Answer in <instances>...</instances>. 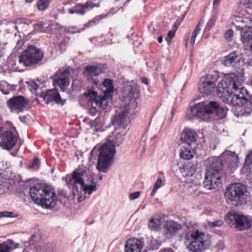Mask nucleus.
<instances>
[{"label": "nucleus", "instance_id": "2f4dec72", "mask_svg": "<svg viewBox=\"0 0 252 252\" xmlns=\"http://www.w3.org/2000/svg\"><path fill=\"white\" fill-rule=\"evenodd\" d=\"M104 123V119L101 117H97L94 121L89 122V126L91 128H94V131H97V128H100Z\"/></svg>", "mask_w": 252, "mask_h": 252}, {"label": "nucleus", "instance_id": "473e14b6", "mask_svg": "<svg viewBox=\"0 0 252 252\" xmlns=\"http://www.w3.org/2000/svg\"><path fill=\"white\" fill-rule=\"evenodd\" d=\"M36 252H55L53 247L49 244H40L35 247Z\"/></svg>", "mask_w": 252, "mask_h": 252}, {"label": "nucleus", "instance_id": "f257e3e1", "mask_svg": "<svg viewBox=\"0 0 252 252\" xmlns=\"http://www.w3.org/2000/svg\"><path fill=\"white\" fill-rule=\"evenodd\" d=\"M126 98L129 102L124 107V110L113 118L112 124L115 126V130L112 135L107 137L105 143L97 148L95 147L91 152L92 157L98 153L97 169L106 173L113 163V158L116 153L115 147L119 146L123 141L126 133L125 122L126 119H129L135 114V109L138 106L136 101L139 97V92L135 86L127 88Z\"/></svg>", "mask_w": 252, "mask_h": 252}, {"label": "nucleus", "instance_id": "7c9ffc66", "mask_svg": "<svg viewBox=\"0 0 252 252\" xmlns=\"http://www.w3.org/2000/svg\"><path fill=\"white\" fill-rule=\"evenodd\" d=\"M15 90V86L9 84L5 81L0 82V91L5 94H9L10 92Z\"/></svg>", "mask_w": 252, "mask_h": 252}, {"label": "nucleus", "instance_id": "412c9836", "mask_svg": "<svg viewBox=\"0 0 252 252\" xmlns=\"http://www.w3.org/2000/svg\"><path fill=\"white\" fill-rule=\"evenodd\" d=\"M196 132L189 128L185 129L181 134V140L188 145L194 144L197 139Z\"/></svg>", "mask_w": 252, "mask_h": 252}, {"label": "nucleus", "instance_id": "aec40b11", "mask_svg": "<svg viewBox=\"0 0 252 252\" xmlns=\"http://www.w3.org/2000/svg\"><path fill=\"white\" fill-rule=\"evenodd\" d=\"M99 4L94 3L92 1L88 0L85 4L78 3L73 8L69 9L68 12L73 14L74 13L78 14H84L86 12L93 8L94 7H98Z\"/></svg>", "mask_w": 252, "mask_h": 252}, {"label": "nucleus", "instance_id": "a211bd4d", "mask_svg": "<svg viewBox=\"0 0 252 252\" xmlns=\"http://www.w3.org/2000/svg\"><path fill=\"white\" fill-rule=\"evenodd\" d=\"M144 245V239L141 238H131L128 239L125 243L126 252H140Z\"/></svg>", "mask_w": 252, "mask_h": 252}, {"label": "nucleus", "instance_id": "a18cd8bd", "mask_svg": "<svg viewBox=\"0 0 252 252\" xmlns=\"http://www.w3.org/2000/svg\"><path fill=\"white\" fill-rule=\"evenodd\" d=\"M28 84L31 90L36 91L39 87L38 84L33 81H30Z\"/></svg>", "mask_w": 252, "mask_h": 252}, {"label": "nucleus", "instance_id": "cd10ccee", "mask_svg": "<svg viewBox=\"0 0 252 252\" xmlns=\"http://www.w3.org/2000/svg\"><path fill=\"white\" fill-rule=\"evenodd\" d=\"M145 239L146 247L149 250H157L160 246V243L159 241L152 236H147Z\"/></svg>", "mask_w": 252, "mask_h": 252}, {"label": "nucleus", "instance_id": "4c0bfd02", "mask_svg": "<svg viewBox=\"0 0 252 252\" xmlns=\"http://www.w3.org/2000/svg\"><path fill=\"white\" fill-rule=\"evenodd\" d=\"M101 19V17H96L92 20L89 21L88 23L84 25V28L82 29H78L77 31L72 32V33H76V32H80L81 31H83L85 28H89L90 27H92L97 22L99 21V19Z\"/></svg>", "mask_w": 252, "mask_h": 252}, {"label": "nucleus", "instance_id": "ddd939ff", "mask_svg": "<svg viewBox=\"0 0 252 252\" xmlns=\"http://www.w3.org/2000/svg\"><path fill=\"white\" fill-rule=\"evenodd\" d=\"M28 100L22 95L13 96L7 100V105L12 113L19 114L26 109Z\"/></svg>", "mask_w": 252, "mask_h": 252}, {"label": "nucleus", "instance_id": "0eeeda50", "mask_svg": "<svg viewBox=\"0 0 252 252\" xmlns=\"http://www.w3.org/2000/svg\"><path fill=\"white\" fill-rule=\"evenodd\" d=\"M206 168L203 186L207 189L217 188L222 182L223 174L221 172L222 164L219 160L212 159Z\"/></svg>", "mask_w": 252, "mask_h": 252}, {"label": "nucleus", "instance_id": "f03ea898", "mask_svg": "<svg viewBox=\"0 0 252 252\" xmlns=\"http://www.w3.org/2000/svg\"><path fill=\"white\" fill-rule=\"evenodd\" d=\"M222 81L230 91L224 89L219 91L222 100L235 107L233 111L237 117L249 115L252 111V98L242 86L244 80L242 74L238 76L235 73H230Z\"/></svg>", "mask_w": 252, "mask_h": 252}, {"label": "nucleus", "instance_id": "0e129e2a", "mask_svg": "<svg viewBox=\"0 0 252 252\" xmlns=\"http://www.w3.org/2000/svg\"><path fill=\"white\" fill-rule=\"evenodd\" d=\"M33 1V0H26V2L27 3H31Z\"/></svg>", "mask_w": 252, "mask_h": 252}, {"label": "nucleus", "instance_id": "5701e85b", "mask_svg": "<svg viewBox=\"0 0 252 252\" xmlns=\"http://www.w3.org/2000/svg\"><path fill=\"white\" fill-rule=\"evenodd\" d=\"M181 228V225L173 221H167L164 224V229L167 237H170Z\"/></svg>", "mask_w": 252, "mask_h": 252}, {"label": "nucleus", "instance_id": "f704fd0d", "mask_svg": "<svg viewBox=\"0 0 252 252\" xmlns=\"http://www.w3.org/2000/svg\"><path fill=\"white\" fill-rule=\"evenodd\" d=\"M52 2V0H38L36 5L38 10L44 11L47 9Z\"/></svg>", "mask_w": 252, "mask_h": 252}, {"label": "nucleus", "instance_id": "7ed1b4c3", "mask_svg": "<svg viewBox=\"0 0 252 252\" xmlns=\"http://www.w3.org/2000/svg\"><path fill=\"white\" fill-rule=\"evenodd\" d=\"M93 173L85 167L78 168L66 177V183L73 190V195H79L78 186L85 194L90 195L96 189Z\"/></svg>", "mask_w": 252, "mask_h": 252}, {"label": "nucleus", "instance_id": "bb28decb", "mask_svg": "<svg viewBox=\"0 0 252 252\" xmlns=\"http://www.w3.org/2000/svg\"><path fill=\"white\" fill-rule=\"evenodd\" d=\"M19 244L13 240L8 239L0 244V252H10L13 249L18 248Z\"/></svg>", "mask_w": 252, "mask_h": 252}, {"label": "nucleus", "instance_id": "e433bc0d", "mask_svg": "<svg viewBox=\"0 0 252 252\" xmlns=\"http://www.w3.org/2000/svg\"><path fill=\"white\" fill-rule=\"evenodd\" d=\"M245 167L247 172L252 174V151L247 156Z\"/></svg>", "mask_w": 252, "mask_h": 252}, {"label": "nucleus", "instance_id": "f3484780", "mask_svg": "<svg viewBox=\"0 0 252 252\" xmlns=\"http://www.w3.org/2000/svg\"><path fill=\"white\" fill-rule=\"evenodd\" d=\"M244 63L243 56L239 51L231 52L225 57L224 64L226 66H232L234 68L239 67L241 63Z\"/></svg>", "mask_w": 252, "mask_h": 252}, {"label": "nucleus", "instance_id": "6e6552de", "mask_svg": "<svg viewBox=\"0 0 252 252\" xmlns=\"http://www.w3.org/2000/svg\"><path fill=\"white\" fill-rule=\"evenodd\" d=\"M224 195L227 202L233 205L246 203L248 197L246 186L240 183H235L228 186L225 190Z\"/></svg>", "mask_w": 252, "mask_h": 252}, {"label": "nucleus", "instance_id": "9b49d317", "mask_svg": "<svg viewBox=\"0 0 252 252\" xmlns=\"http://www.w3.org/2000/svg\"><path fill=\"white\" fill-rule=\"evenodd\" d=\"M225 221L228 223L235 224L240 230L250 227L251 221L243 214L236 212H229L225 217Z\"/></svg>", "mask_w": 252, "mask_h": 252}, {"label": "nucleus", "instance_id": "69168bd1", "mask_svg": "<svg viewBox=\"0 0 252 252\" xmlns=\"http://www.w3.org/2000/svg\"><path fill=\"white\" fill-rule=\"evenodd\" d=\"M1 132H2V128H1V127L0 126V137H1Z\"/></svg>", "mask_w": 252, "mask_h": 252}, {"label": "nucleus", "instance_id": "6e6d98bb", "mask_svg": "<svg viewBox=\"0 0 252 252\" xmlns=\"http://www.w3.org/2000/svg\"><path fill=\"white\" fill-rule=\"evenodd\" d=\"M159 252H175V251L170 248L161 249Z\"/></svg>", "mask_w": 252, "mask_h": 252}, {"label": "nucleus", "instance_id": "c756f323", "mask_svg": "<svg viewBox=\"0 0 252 252\" xmlns=\"http://www.w3.org/2000/svg\"><path fill=\"white\" fill-rule=\"evenodd\" d=\"M161 224L160 219L153 218L149 221L148 227L151 230L158 231L160 228Z\"/></svg>", "mask_w": 252, "mask_h": 252}, {"label": "nucleus", "instance_id": "1a4fd4ad", "mask_svg": "<svg viewBox=\"0 0 252 252\" xmlns=\"http://www.w3.org/2000/svg\"><path fill=\"white\" fill-rule=\"evenodd\" d=\"M187 248L190 251L199 252L209 248L211 244L210 236L198 230L191 234L186 242Z\"/></svg>", "mask_w": 252, "mask_h": 252}, {"label": "nucleus", "instance_id": "f8f14e48", "mask_svg": "<svg viewBox=\"0 0 252 252\" xmlns=\"http://www.w3.org/2000/svg\"><path fill=\"white\" fill-rule=\"evenodd\" d=\"M180 171L182 176L186 178V182L191 183L195 187L200 184L199 182L201 178V175L197 174L194 175L195 167L193 163L188 162L184 164L180 168Z\"/></svg>", "mask_w": 252, "mask_h": 252}, {"label": "nucleus", "instance_id": "39448f33", "mask_svg": "<svg viewBox=\"0 0 252 252\" xmlns=\"http://www.w3.org/2000/svg\"><path fill=\"white\" fill-rule=\"evenodd\" d=\"M229 74L220 77L218 72H214L202 76L199 81L198 91L202 94L208 95L217 91L218 96L221 98L219 95L220 90L224 89L225 91H230L225 87V83L222 81L224 77Z\"/></svg>", "mask_w": 252, "mask_h": 252}, {"label": "nucleus", "instance_id": "052dcab7", "mask_svg": "<svg viewBox=\"0 0 252 252\" xmlns=\"http://www.w3.org/2000/svg\"><path fill=\"white\" fill-rule=\"evenodd\" d=\"M85 199V197L84 198H82V197L81 196H79L78 198V201L79 202H81L84 199Z\"/></svg>", "mask_w": 252, "mask_h": 252}, {"label": "nucleus", "instance_id": "774afa93", "mask_svg": "<svg viewBox=\"0 0 252 252\" xmlns=\"http://www.w3.org/2000/svg\"><path fill=\"white\" fill-rule=\"evenodd\" d=\"M102 176H100L98 177V179H99V180H101V179H102Z\"/></svg>", "mask_w": 252, "mask_h": 252}, {"label": "nucleus", "instance_id": "423d86ee", "mask_svg": "<svg viewBox=\"0 0 252 252\" xmlns=\"http://www.w3.org/2000/svg\"><path fill=\"white\" fill-rule=\"evenodd\" d=\"M43 57L44 54L42 51L31 45L18 57V62L14 63V61H9V64L13 70L21 72L25 70L27 66L38 63Z\"/></svg>", "mask_w": 252, "mask_h": 252}, {"label": "nucleus", "instance_id": "a878e982", "mask_svg": "<svg viewBox=\"0 0 252 252\" xmlns=\"http://www.w3.org/2000/svg\"><path fill=\"white\" fill-rule=\"evenodd\" d=\"M211 103H213L211 104V114L215 113L219 118H224L227 113V110L223 108L222 107H220L219 104L214 101H211Z\"/></svg>", "mask_w": 252, "mask_h": 252}, {"label": "nucleus", "instance_id": "13d9d810", "mask_svg": "<svg viewBox=\"0 0 252 252\" xmlns=\"http://www.w3.org/2000/svg\"><path fill=\"white\" fill-rule=\"evenodd\" d=\"M142 82L146 85L148 84V80L146 78H143Z\"/></svg>", "mask_w": 252, "mask_h": 252}, {"label": "nucleus", "instance_id": "680f3d73", "mask_svg": "<svg viewBox=\"0 0 252 252\" xmlns=\"http://www.w3.org/2000/svg\"><path fill=\"white\" fill-rule=\"evenodd\" d=\"M158 42L159 43H161L162 42V37L161 36H160L158 38Z\"/></svg>", "mask_w": 252, "mask_h": 252}, {"label": "nucleus", "instance_id": "a19ab883", "mask_svg": "<svg viewBox=\"0 0 252 252\" xmlns=\"http://www.w3.org/2000/svg\"><path fill=\"white\" fill-rule=\"evenodd\" d=\"M17 216L16 214L12 212H0V218L2 217L15 218Z\"/></svg>", "mask_w": 252, "mask_h": 252}, {"label": "nucleus", "instance_id": "72a5a7b5", "mask_svg": "<svg viewBox=\"0 0 252 252\" xmlns=\"http://www.w3.org/2000/svg\"><path fill=\"white\" fill-rule=\"evenodd\" d=\"M104 88L103 93L111 94L113 92V80L110 79H105L102 83Z\"/></svg>", "mask_w": 252, "mask_h": 252}, {"label": "nucleus", "instance_id": "dca6fc26", "mask_svg": "<svg viewBox=\"0 0 252 252\" xmlns=\"http://www.w3.org/2000/svg\"><path fill=\"white\" fill-rule=\"evenodd\" d=\"M18 136L16 131H5L2 134L0 146L2 149L9 150L15 145Z\"/></svg>", "mask_w": 252, "mask_h": 252}, {"label": "nucleus", "instance_id": "864d4df0", "mask_svg": "<svg viewBox=\"0 0 252 252\" xmlns=\"http://www.w3.org/2000/svg\"><path fill=\"white\" fill-rule=\"evenodd\" d=\"M39 163V160L38 158H35L33 161L32 165L30 166L31 167L37 166Z\"/></svg>", "mask_w": 252, "mask_h": 252}, {"label": "nucleus", "instance_id": "8fccbe9b", "mask_svg": "<svg viewBox=\"0 0 252 252\" xmlns=\"http://www.w3.org/2000/svg\"><path fill=\"white\" fill-rule=\"evenodd\" d=\"M37 240V236L35 234H33L31 236V238L29 239V243L30 244H33L36 242Z\"/></svg>", "mask_w": 252, "mask_h": 252}, {"label": "nucleus", "instance_id": "e2e57ef3", "mask_svg": "<svg viewBox=\"0 0 252 252\" xmlns=\"http://www.w3.org/2000/svg\"><path fill=\"white\" fill-rule=\"evenodd\" d=\"M196 190H197V189H193V191H194V192H192V193H193V194H194L197 195V192H196ZM189 192H190V193H192L191 191H189Z\"/></svg>", "mask_w": 252, "mask_h": 252}, {"label": "nucleus", "instance_id": "603ef678", "mask_svg": "<svg viewBox=\"0 0 252 252\" xmlns=\"http://www.w3.org/2000/svg\"><path fill=\"white\" fill-rule=\"evenodd\" d=\"M66 40L65 39H62L60 43H59V47L60 50H63L66 45Z\"/></svg>", "mask_w": 252, "mask_h": 252}, {"label": "nucleus", "instance_id": "338daca9", "mask_svg": "<svg viewBox=\"0 0 252 252\" xmlns=\"http://www.w3.org/2000/svg\"><path fill=\"white\" fill-rule=\"evenodd\" d=\"M70 4V2H68L65 3L64 4V5H67V4Z\"/></svg>", "mask_w": 252, "mask_h": 252}, {"label": "nucleus", "instance_id": "ea45409f", "mask_svg": "<svg viewBox=\"0 0 252 252\" xmlns=\"http://www.w3.org/2000/svg\"><path fill=\"white\" fill-rule=\"evenodd\" d=\"M216 22V19L215 17H213L211 18L207 22L205 28V32L209 31L210 29L215 25Z\"/></svg>", "mask_w": 252, "mask_h": 252}, {"label": "nucleus", "instance_id": "37998d69", "mask_svg": "<svg viewBox=\"0 0 252 252\" xmlns=\"http://www.w3.org/2000/svg\"><path fill=\"white\" fill-rule=\"evenodd\" d=\"M233 34V31L231 29H229L226 32L224 37L227 41H230L232 40Z\"/></svg>", "mask_w": 252, "mask_h": 252}, {"label": "nucleus", "instance_id": "3c124183", "mask_svg": "<svg viewBox=\"0 0 252 252\" xmlns=\"http://www.w3.org/2000/svg\"><path fill=\"white\" fill-rule=\"evenodd\" d=\"M197 36V34H196V33L192 32L191 37L190 38V43L191 45H194L196 37Z\"/></svg>", "mask_w": 252, "mask_h": 252}, {"label": "nucleus", "instance_id": "79ce46f5", "mask_svg": "<svg viewBox=\"0 0 252 252\" xmlns=\"http://www.w3.org/2000/svg\"><path fill=\"white\" fill-rule=\"evenodd\" d=\"M34 26H35V29H39V31L43 32H47V30H44V26L45 24L43 21H39L36 23L34 24Z\"/></svg>", "mask_w": 252, "mask_h": 252}, {"label": "nucleus", "instance_id": "4468645a", "mask_svg": "<svg viewBox=\"0 0 252 252\" xmlns=\"http://www.w3.org/2000/svg\"><path fill=\"white\" fill-rule=\"evenodd\" d=\"M212 159L219 160L222 164V166L226 165L230 168L236 167L239 161L238 157L235 152L228 150L223 152L219 158H213Z\"/></svg>", "mask_w": 252, "mask_h": 252}, {"label": "nucleus", "instance_id": "bf43d9fd", "mask_svg": "<svg viewBox=\"0 0 252 252\" xmlns=\"http://www.w3.org/2000/svg\"><path fill=\"white\" fill-rule=\"evenodd\" d=\"M174 113L175 110L174 109H172L171 112V115H172L171 119H173Z\"/></svg>", "mask_w": 252, "mask_h": 252}, {"label": "nucleus", "instance_id": "20e7f679", "mask_svg": "<svg viewBox=\"0 0 252 252\" xmlns=\"http://www.w3.org/2000/svg\"><path fill=\"white\" fill-rule=\"evenodd\" d=\"M30 196L36 204L45 209L53 208L57 201V196L50 185L43 183L36 184L30 189Z\"/></svg>", "mask_w": 252, "mask_h": 252}, {"label": "nucleus", "instance_id": "4be33fe9", "mask_svg": "<svg viewBox=\"0 0 252 252\" xmlns=\"http://www.w3.org/2000/svg\"><path fill=\"white\" fill-rule=\"evenodd\" d=\"M240 30L241 41L245 45L250 47L252 51V27H241Z\"/></svg>", "mask_w": 252, "mask_h": 252}, {"label": "nucleus", "instance_id": "c85d7f7f", "mask_svg": "<svg viewBox=\"0 0 252 252\" xmlns=\"http://www.w3.org/2000/svg\"><path fill=\"white\" fill-rule=\"evenodd\" d=\"M194 155L195 151L193 149L190 147H183L180 153V157L182 159L189 160L193 158Z\"/></svg>", "mask_w": 252, "mask_h": 252}, {"label": "nucleus", "instance_id": "393cba45", "mask_svg": "<svg viewBox=\"0 0 252 252\" xmlns=\"http://www.w3.org/2000/svg\"><path fill=\"white\" fill-rule=\"evenodd\" d=\"M44 98L45 100L54 101L57 103L61 101L60 95L56 89L48 90L44 95Z\"/></svg>", "mask_w": 252, "mask_h": 252}, {"label": "nucleus", "instance_id": "6ab92c4d", "mask_svg": "<svg viewBox=\"0 0 252 252\" xmlns=\"http://www.w3.org/2000/svg\"><path fill=\"white\" fill-rule=\"evenodd\" d=\"M69 69H64L59 76H57L54 80V84L55 86H58L64 92L66 87L69 84Z\"/></svg>", "mask_w": 252, "mask_h": 252}, {"label": "nucleus", "instance_id": "c9c22d12", "mask_svg": "<svg viewBox=\"0 0 252 252\" xmlns=\"http://www.w3.org/2000/svg\"><path fill=\"white\" fill-rule=\"evenodd\" d=\"M8 180L0 174V194L3 193L8 189Z\"/></svg>", "mask_w": 252, "mask_h": 252}, {"label": "nucleus", "instance_id": "de8ad7c7", "mask_svg": "<svg viewBox=\"0 0 252 252\" xmlns=\"http://www.w3.org/2000/svg\"><path fill=\"white\" fill-rule=\"evenodd\" d=\"M141 194L140 191H136L129 194V198L130 200H134L138 198Z\"/></svg>", "mask_w": 252, "mask_h": 252}, {"label": "nucleus", "instance_id": "9d476101", "mask_svg": "<svg viewBox=\"0 0 252 252\" xmlns=\"http://www.w3.org/2000/svg\"><path fill=\"white\" fill-rule=\"evenodd\" d=\"M211 101H202L195 104L190 107L187 112V116L189 120H193L194 118L207 121L211 114Z\"/></svg>", "mask_w": 252, "mask_h": 252}, {"label": "nucleus", "instance_id": "c03bdc74", "mask_svg": "<svg viewBox=\"0 0 252 252\" xmlns=\"http://www.w3.org/2000/svg\"><path fill=\"white\" fill-rule=\"evenodd\" d=\"M223 223V220H219L213 222H209L208 225L212 227L220 226Z\"/></svg>", "mask_w": 252, "mask_h": 252}, {"label": "nucleus", "instance_id": "4d7b16f0", "mask_svg": "<svg viewBox=\"0 0 252 252\" xmlns=\"http://www.w3.org/2000/svg\"><path fill=\"white\" fill-rule=\"evenodd\" d=\"M220 0H214L213 1V5L214 6H218L219 4V2Z\"/></svg>", "mask_w": 252, "mask_h": 252}, {"label": "nucleus", "instance_id": "5fc2aeb1", "mask_svg": "<svg viewBox=\"0 0 252 252\" xmlns=\"http://www.w3.org/2000/svg\"><path fill=\"white\" fill-rule=\"evenodd\" d=\"M175 31H174L173 30L170 31L168 33L167 38H170V39H171L172 37H174V36L175 35Z\"/></svg>", "mask_w": 252, "mask_h": 252}, {"label": "nucleus", "instance_id": "49530a36", "mask_svg": "<svg viewBox=\"0 0 252 252\" xmlns=\"http://www.w3.org/2000/svg\"><path fill=\"white\" fill-rule=\"evenodd\" d=\"M204 24V21L203 20H200L196 27H195V29L193 30V32L196 34H197L200 32L201 31V28L202 27V26Z\"/></svg>", "mask_w": 252, "mask_h": 252}, {"label": "nucleus", "instance_id": "2eb2a0df", "mask_svg": "<svg viewBox=\"0 0 252 252\" xmlns=\"http://www.w3.org/2000/svg\"><path fill=\"white\" fill-rule=\"evenodd\" d=\"M87 96L90 98L93 105L104 108L108 105V103L112 99V95L110 94L103 93L102 96H97V93L94 91H91L86 94Z\"/></svg>", "mask_w": 252, "mask_h": 252}, {"label": "nucleus", "instance_id": "b1692460", "mask_svg": "<svg viewBox=\"0 0 252 252\" xmlns=\"http://www.w3.org/2000/svg\"><path fill=\"white\" fill-rule=\"evenodd\" d=\"M102 72L101 68L96 65H89L85 67L84 74L88 79H92L94 76H96Z\"/></svg>", "mask_w": 252, "mask_h": 252}, {"label": "nucleus", "instance_id": "09e8293b", "mask_svg": "<svg viewBox=\"0 0 252 252\" xmlns=\"http://www.w3.org/2000/svg\"><path fill=\"white\" fill-rule=\"evenodd\" d=\"M224 247L225 245L223 241L218 242L216 245V248L220 251L223 250Z\"/></svg>", "mask_w": 252, "mask_h": 252}, {"label": "nucleus", "instance_id": "58836bf2", "mask_svg": "<svg viewBox=\"0 0 252 252\" xmlns=\"http://www.w3.org/2000/svg\"><path fill=\"white\" fill-rule=\"evenodd\" d=\"M162 181L161 179H158L154 185L153 190L151 193V195L152 196H153L156 194L158 189H159L162 186Z\"/></svg>", "mask_w": 252, "mask_h": 252}]
</instances>
